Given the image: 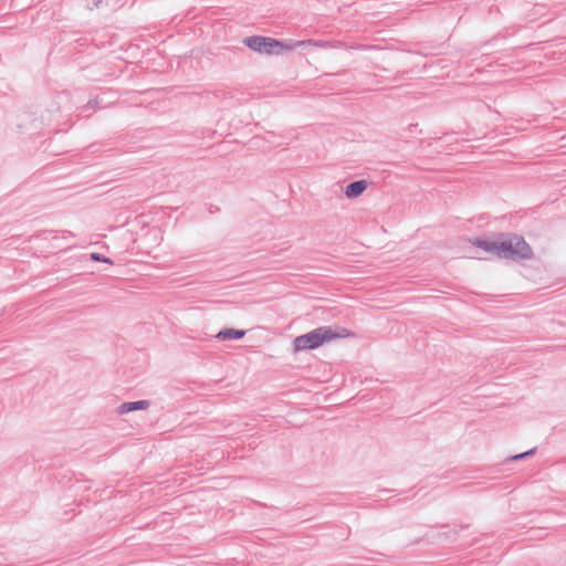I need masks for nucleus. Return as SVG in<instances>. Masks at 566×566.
I'll use <instances>...</instances> for the list:
<instances>
[{
    "label": "nucleus",
    "instance_id": "nucleus-2",
    "mask_svg": "<svg viewBox=\"0 0 566 566\" xmlns=\"http://www.w3.org/2000/svg\"><path fill=\"white\" fill-rule=\"evenodd\" d=\"M353 336L354 333L345 327L321 326L296 336L292 342V349L294 354L315 350L333 340Z\"/></svg>",
    "mask_w": 566,
    "mask_h": 566
},
{
    "label": "nucleus",
    "instance_id": "nucleus-8",
    "mask_svg": "<svg viewBox=\"0 0 566 566\" xmlns=\"http://www.w3.org/2000/svg\"><path fill=\"white\" fill-rule=\"evenodd\" d=\"M92 259H93V260H95V261L109 263V260H108V259H106V258H102L101 255L95 254V253H93V254H92Z\"/></svg>",
    "mask_w": 566,
    "mask_h": 566
},
{
    "label": "nucleus",
    "instance_id": "nucleus-1",
    "mask_svg": "<svg viewBox=\"0 0 566 566\" xmlns=\"http://www.w3.org/2000/svg\"><path fill=\"white\" fill-rule=\"evenodd\" d=\"M252 52L260 55H284L296 49L327 48V42L316 40L280 41L271 36L251 35L242 40Z\"/></svg>",
    "mask_w": 566,
    "mask_h": 566
},
{
    "label": "nucleus",
    "instance_id": "nucleus-5",
    "mask_svg": "<svg viewBox=\"0 0 566 566\" xmlns=\"http://www.w3.org/2000/svg\"><path fill=\"white\" fill-rule=\"evenodd\" d=\"M150 408V402L148 400H137V401H125L119 403L116 407L117 416H125L136 411H145Z\"/></svg>",
    "mask_w": 566,
    "mask_h": 566
},
{
    "label": "nucleus",
    "instance_id": "nucleus-3",
    "mask_svg": "<svg viewBox=\"0 0 566 566\" xmlns=\"http://www.w3.org/2000/svg\"><path fill=\"white\" fill-rule=\"evenodd\" d=\"M499 258L525 261L533 258L531 245L517 234H499Z\"/></svg>",
    "mask_w": 566,
    "mask_h": 566
},
{
    "label": "nucleus",
    "instance_id": "nucleus-9",
    "mask_svg": "<svg viewBox=\"0 0 566 566\" xmlns=\"http://www.w3.org/2000/svg\"><path fill=\"white\" fill-rule=\"evenodd\" d=\"M528 452H525V453H521V454H516L512 458V460H520V459H523L525 455H527Z\"/></svg>",
    "mask_w": 566,
    "mask_h": 566
},
{
    "label": "nucleus",
    "instance_id": "nucleus-6",
    "mask_svg": "<svg viewBox=\"0 0 566 566\" xmlns=\"http://www.w3.org/2000/svg\"><path fill=\"white\" fill-rule=\"evenodd\" d=\"M368 188V181L357 180L347 185L344 189V196L349 199H356L360 197Z\"/></svg>",
    "mask_w": 566,
    "mask_h": 566
},
{
    "label": "nucleus",
    "instance_id": "nucleus-7",
    "mask_svg": "<svg viewBox=\"0 0 566 566\" xmlns=\"http://www.w3.org/2000/svg\"><path fill=\"white\" fill-rule=\"evenodd\" d=\"M245 332L241 329H234V328H227L223 331H220L217 334V338L219 339H240L244 337Z\"/></svg>",
    "mask_w": 566,
    "mask_h": 566
},
{
    "label": "nucleus",
    "instance_id": "nucleus-4",
    "mask_svg": "<svg viewBox=\"0 0 566 566\" xmlns=\"http://www.w3.org/2000/svg\"><path fill=\"white\" fill-rule=\"evenodd\" d=\"M469 243L489 255L499 258V234L471 238Z\"/></svg>",
    "mask_w": 566,
    "mask_h": 566
}]
</instances>
